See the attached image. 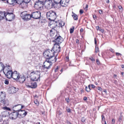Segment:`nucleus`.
<instances>
[{
  "label": "nucleus",
  "instance_id": "0e129e2a",
  "mask_svg": "<svg viewBox=\"0 0 124 124\" xmlns=\"http://www.w3.org/2000/svg\"><path fill=\"white\" fill-rule=\"evenodd\" d=\"M94 40L95 44V45H96V39L95 38H94Z\"/></svg>",
  "mask_w": 124,
  "mask_h": 124
},
{
  "label": "nucleus",
  "instance_id": "9d476101",
  "mask_svg": "<svg viewBox=\"0 0 124 124\" xmlns=\"http://www.w3.org/2000/svg\"><path fill=\"white\" fill-rule=\"evenodd\" d=\"M45 6L48 9H50L54 6V4L52 0H48L45 1Z\"/></svg>",
  "mask_w": 124,
  "mask_h": 124
},
{
  "label": "nucleus",
  "instance_id": "aec40b11",
  "mask_svg": "<svg viewBox=\"0 0 124 124\" xmlns=\"http://www.w3.org/2000/svg\"><path fill=\"white\" fill-rule=\"evenodd\" d=\"M12 70H11L7 72H5L4 73L6 77L8 78L9 79L11 78L12 77V75L13 73Z\"/></svg>",
  "mask_w": 124,
  "mask_h": 124
},
{
  "label": "nucleus",
  "instance_id": "423d86ee",
  "mask_svg": "<svg viewBox=\"0 0 124 124\" xmlns=\"http://www.w3.org/2000/svg\"><path fill=\"white\" fill-rule=\"evenodd\" d=\"M52 65L51 62H50L47 61V60H46L43 63L42 67L44 69H48L51 68Z\"/></svg>",
  "mask_w": 124,
  "mask_h": 124
},
{
  "label": "nucleus",
  "instance_id": "ddd939ff",
  "mask_svg": "<svg viewBox=\"0 0 124 124\" xmlns=\"http://www.w3.org/2000/svg\"><path fill=\"white\" fill-rule=\"evenodd\" d=\"M18 115L17 112H13L10 114L9 117L11 119H15L18 117Z\"/></svg>",
  "mask_w": 124,
  "mask_h": 124
},
{
  "label": "nucleus",
  "instance_id": "f704fd0d",
  "mask_svg": "<svg viewBox=\"0 0 124 124\" xmlns=\"http://www.w3.org/2000/svg\"><path fill=\"white\" fill-rule=\"evenodd\" d=\"M98 51L99 50L98 46H97V45H96L95 52L96 53H97L98 52Z\"/></svg>",
  "mask_w": 124,
  "mask_h": 124
},
{
  "label": "nucleus",
  "instance_id": "37998d69",
  "mask_svg": "<svg viewBox=\"0 0 124 124\" xmlns=\"http://www.w3.org/2000/svg\"><path fill=\"white\" fill-rule=\"evenodd\" d=\"M85 119L84 117H82L81 118V121L83 122H84L85 121Z\"/></svg>",
  "mask_w": 124,
  "mask_h": 124
},
{
  "label": "nucleus",
  "instance_id": "412c9836",
  "mask_svg": "<svg viewBox=\"0 0 124 124\" xmlns=\"http://www.w3.org/2000/svg\"><path fill=\"white\" fill-rule=\"evenodd\" d=\"M19 81L20 83H23L25 80V78L24 75L19 76L18 78Z\"/></svg>",
  "mask_w": 124,
  "mask_h": 124
},
{
  "label": "nucleus",
  "instance_id": "5fc2aeb1",
  "mask_svg": "<svg viewBox=\"0 0 124 124\" xmlns=\"http://www.w3.org/2000/svg\"><path fill=\"white\" fill-rule=\"evenodd\" d=\"M3 124H8V123L5 120L3 121Z\"/></svg>",
  "mask_w": 124,
  "mask_h": 124
},
{
  "label": "nucleus",
  "instance_id": "6ab92c4d",
  "mask_svg": "<svg viewBox=\"0 0 124 124\" xmlns=\"http://www.w3.org/2000/svg\"><path fill=\"white\" fill-rule=\"evenodd\" d=\"M12 70L11 67L9 65H6L5 66L4 68V70H3V73L6 72H7L9 71Z\"/></svg>",
  "mask_w": 124,
  "mask_h": 124
},
{
  "label": "nucleus",
  "instance_id": "bf43d9fd",
  "mask_svg": "<svg viewBox=\"0 0 124 124\" xmlns=\"http://www.w3.org/2000/svg\"><path fill=\"white\" fill-rule=\"evenodd\" d=\"M99 31H100L101 32H104V30L102 29H100Z\"/></svg>",
  "mask_w": 124,
  "mask_h": 124
},
{
  "label": "nucleus",
  "instance_id": "f03ea898",
  "mask_svg": "<svg viewBox=\"0 0 124 124\" xmlns=\"http://www.w3.org/2000/svg\"><path fill=\"white\" fill-rule=\"evenodd\" d=\"M46 16L49 20L54 21L56 18V13L54 11L50 10L47 12Z\"/></svg>",
  "mask_w": 124,
  "mask_h": 124
},
{
  "label": "nucleus",
  "instance_id": "c03bdc74",
  "mask_svg": "<svg viewBox=\"0 0 124 124\" xmlns=\"http://www.w3.org/2000/svg\"><path fill=\"white\" fill-rule=\"evenodd\" d=\"M70 110H71L69 108L67 109V112L69 113H71V111Z\"/></svg>",
  "mask_w": 124,
  "mask_h": 124
},
{
  "label": "nucleus",
  "instance_id": "680f3d73",
  "mask_svg": "<svg viewBox=\"0 0 124 124\" xmlns=\"http://www.w3.org/2000/svg\"><path fill=\"white\" fill-rule=\"evenodd\" d=\"M83 31V28H81L80 30V32H82Z\"/></svg>",
  "mask_w": 124,
  "mask_h": 124
},
{
  "label": "nucleus",
  "instance_id": "4c0bfd02",
  "mask_svg": "<svg viewBox=\"0 0 124 124\" xmlns=\"http://www.w3.org/2000/svg\"><path fill=\"white\" fill-rule=\"evenodd\" d=\"M91 90V89H89V88H88L87 87H85V90L86 91L88 92H90V90Z\"/></svg>",
  "mask_w": 124,
  "mask_h": 124
},
{
  "label": "nucleus",
  "instance_id": "864d4df0",
  "mask_svg": "<svg viewBox=\"0 0 124 124\" xmlns=\"http://www.w3.org/2000/svg\"><path fill=\"white\" fill-rule=\"evenodd\" d=\"M101 117L102 120H104L105 118L104 116L103 115H102L101 116Z\"/></svg>",
  "mask_w": 124,
  "mask_h": 124
},
{
  "label": "nucleus",
  "instance_id": "e2e57ef3",
  "mask_svg": "<svg viewBox=\"0 0 124 124\" xmlns=\"http://www.w3.org/2000/svg\"><path fill=\"white\" fill-rule=\"evenodd\" d=\"M84 100V101H86V100H87V98L86 97H85L84 98V99H83Z\"/></svg>",
  "mask_w": 124,
  "mask_h": 124
},
{
  "label": "nucleus",
  "instance_id": "dca6fc26",
  "mask_svg": "<svg viewBox=\"0 0 124 124\" xmlns=\"http://www.w3.org/2000/svg\"><path fill=\"white\" fill-rule=\"evenodd\" d=\"M57 58H56L54 56V55H53V56H52L50 57H47V59L46 60H47L48 62H51L52 63L55 62L57 60Z\"/></svg>",
  "mask_w": 124,
  "mask_h": 124
},
{
  "label": "nucleus",
  "instance_id": "69168bd1",
  "mask_svg": "<svg viewBox=\"0 0 124 124\" xmlns=\"http://www.w3.org/2000/svg\"><path fill=\"white\" fill-rule=\"evenodd\" d=\"M93 17L94 19H95L96 18V16L95 15H93Z\"/></svg>",
  "mask_w": 124,
  "mask_h": 124
},
{
  "label": "nucleus",
  "instance_id": "9b49d317",
  "mask_svg": "<svg viewBox=\"0 0 124 124\" xmlns=\"http://www.w3.org/2000/svg\"><path fill=\"white\" fill-rule=\"evenodd\" d=\"M31 17L35 19L39 18L41 16V13L39 11L33 12L31 15Z\"/></svg>",
  "mask_w": 124,
  "mask_h": 124
},
{
  "label": "nucleus",
  "instance_id": "f257e3e1",
  "mask_svg": "<svg viewBox=\"0 0 124 124\" xmlns=\"http://www.w3.org/2000/svg\"><path fill=\"white\" fill-rule=\"evenodd\" d=\"M40 72L38 71L31 72L30 74L31 79L33 81L40 80Z\"/></svg>",
  "mask_w": 124,
  "mask_h": 124
},
{
  "label": "nucleus",
  "instance_id": "a878e982",
  "mask_svg": "<svg viewBox=\"0 0 124 124\" xmlns=\"http://www.w3.org/2000/svg\"><path fill=\"white\" fill-rule=\"evenodd\" d=\"M27 3H25L24 1L22 2L20 4H19L20 6L22 8H23L26 6Z\"/></svg>",
  "mask_w": 124,
  "mask_h": 124
},
{
  "label": "nucleus",
  "instance_id": "7ed1b4c3",
  "mask_svg": "<svg viewBox=\"0 0 124 124\" xmlns=\"http://www.w3.org/2000/svg\"><path fill=\"white\" fill-rule=\"evenodd\" d=\"M5 17L6 18V20L9 21H12L15 18V16L13 13H9L8 12L7 13L6 15V13H5Z\"/></svg>",
  "mask_w": 124,
  "mask_h": 124
},
{
  "label": "nucleus",
  "instance_id": "b1692460",
  "mask_svg": "<svg viewBox=\"0 0 124 124\" xmlns=\"http://www.w3.org/2000/svg\"><path fill=\"white\" fill-rule=\"evenodd\" d=\"M31 84L32 81H28L25 82V85L27 87L30 88Z\"/></svg>",
  "mask_w": 124,
  "mask_h": 124
},
{
  "label": "nucleus",
  "instance_id": "f8f14e48",
  "mask_svg": "<svg viewBox=\"0 0 124 124\" xmlns=\"http://www.w3.org/2000/svg\"><path fill=\"white\" fill-rule=\"evenodd\" d=\"M54 41L56 44H61L63 41V38L60 36H58L56 35L54 38Z\"/></svg>",
  "mask_w": 124,
  "mask_h": 124
},
{
  "label": "nucleus",
  "instance_id": "a211bd4d",
  "mask_svg": "<svg viewBox=\"0 0 124 124\" xmlns=\"http://www.w3.org/2000/svg\"><path fill=\"white\" fill-rule=\"evenodd\" d=\"M49 26L52 29L50 31V32H55V31L56 30V27H57L56 24L52 23L51 24H50Z\"/></svg>",
  "mask_w": 124,
  "mask_h": 124
},
{
  "label": "nucleus",
  "instance_id": "f3484780",
  "mask_svg": "<svg viewBox=\"0 0 124 124\" xmlns=\"http://www.w3.org/2000/svg\"><path fill=\"white\" fill-rule=\"evenodd\" d=\"M70 0H61L60 4L62 7H66L68 5Z\"/></svg>",
  "mask_w": 124,
  "mask_h": 124
},
{
  "label": "nucleus",
  "instance_id": "4d7b16f0",
  "mask_svg": "<svg viewBox=\"0 0 124 124\" xmlns=\"http://www.w3.org/2000/svg\"><path fill=\"white\" fill-rule=\"evenodd\" d=\"M80 13V14H82L83 13V11L82 9H80L79 11Z\"/></svg>",
  "mask_w": 124,
  "mask_h": 124
},
{
  "label": "nucleus",
  "instance_id": "c9c22d12",
  "mask_svg": "<svg viewBox=\"0 0 124 124\" xmlns=\"http://www.w3.org/2000/svg\"><path fill=\"white\" fill-rule=\"evenodd\" d=\"M38 1L44 4V2H45L46 1V0H38Z\"/></svg>",
  "mask_w": 124,
  "mask_h": 124
},
{
  "label": "nucleus",
  "instance_id": "2f4dec72",
  "mask_svg": "<svg viewBox=\"0 0 124 124\" xmlns=\"http://www.w3.org/2000/svg\"><path fill=\"white\" fill-rule=\"evenodd\" d=\"M61 0H54V3L56 4L60 3Z\"/></svg>",
  "mask_w": 124,
  "mask_h": 124
},
{
  "label": "nucleus",
  "instance_id": "a18cd8bd",
  "mask_svg": "<svg viewBox=\"0 0 124 124\" xmlns=\"http://www.w3.org/2000/svg\"><path fill=\"white\" fill-rule=\"evenodd\" d=\"M116 55L117 56L120 55V56H121L122 55V54H121L117 52H116Z\"/></svg>",
  "mask_w": 124,
  "mask_h": 124
},
{
  "label": "nucleus",
  "instance_id": "6e6d98bb",
  "mask_svg": "<svg viewBox=\"0 0 124 124\" xmlns=\"http://www.w3.org/2000/svg\"><path fill=\"white\" fill-rule=\"evenodd\" d=\"M96 29L97 30H100V28L99 26H97L96 27Z\"/></svg>",
  "mask_w": 124,
  "mask_h": 124
},
{
  "label": "nucleus",
  "instance_id": "8fccbe9b",
  "mask_svg": "<svg viewBox=\"0 0 124 124\" xmlns=\"http://www.w3.org/2000/svg\"><path fill=\"white\" fill-rule=\"evenodd\" d=\"M96 62L99 65L100 64L99 61L98 59H97L96 60Z\"/></svg>",
  "mask_w": 124,
  "mask_h": 124
},
{
  "label": "nucleus",
  "instance_id": "774afa93",
  "mask_svg": "<svg viewBox=\"0 0 124 124\" xmlns=\"http://www.w3.org/2000/svg\"><path fill=\"white\" fill-rule=\"evenodd\" d=\"M106 2L108 3H109V0H106Z\"/></svg>",
  "mask_w": 124,
  "mask_h": 124
},
{
  "label": "nucleus",
  "instance_id": "c756f323",
  "mask_svg": "<svg viewBox=\"0 0 124 124\" xmlns=\"http://www.w3.org/2000/svg\"><path fill=\"white\" fill-rule=\"evenodd\" d=\"M64 24L65 23L63 21H61L59 23V27H62L64 25Z\"/></svg>",
  "mask_w": 124,
  "mask_h": 124
},
{
  "label": "nucleus",
  "instance_id": "5701e85b",
  "mask_svg": "<svg viewBox=\"0 0 124 124\" xmlns=\"http://www.w3.org/2000/svg\"><path fill=\"white\" fill-rule=\"evenodd\" d=\"M11 93H16L17 91V89L14 87H12L10 88Z\"/></svg>",
  "mask_w": 124,
  "mask_h": 124
},
{
  "label": "nucleus",
  "instance_id": "49530a36",
  "mask_svg": "<svg viewBox=\"0 0 124 124\" xmlns=\"http://www.w3.org/2000/svg\"><path fill=\"white\" fill-rule=\"evenodd\" d=\"M97 89L101 91L102 90V88L100 87H98Z\"/></svg>",
  "mask_w": 124,
  "mask_h": 124
},
{
  "label": "nucleus",
  "instance_id": "052dcab7",
  "mask_svg": "<svg viewBox=\"0 0 124 124\" xmlns=\"http://www.w3.org/2000/svg\"><path fill=\"white\" fill-rule=\"evenodd\" d=\"M69 100H70L69 99V98H66L65 99V100L66 101H67L68 102H69Z\"/></svg>",
  "mask_w": 124,
  "mask_h": 124
},
{
  "label": "nucleus",
  "instance_id": "a19ab883",
  "mask_svg": "<svg viewBox=\"0 0 124 124\" xmlns=\"http://www.w3.org/2000/svg\"><path fill=\"white\" fill-rule=\"evenodd\" d=\"M89 59L92 62H94L95 61V59L92 57L90 58Z\"/></svg>",
  "mask_w": 124,
  "mask_h": 124
},
{
  "label": "nucleus",
  "instance_id": "0eeeda50",
  "mask_svg": "<svg viewBox=\"0 0 124 124\" xmlns=\"http://www.w3.org/2000/svg\"><path fill=\"white\" fill-rule=\"evenodd\" d=\"M44 56L46 58L48 57H49L54 55V52L52 51V50H47L45 51L43 53Z\"/></svg>",
  "mask_w": 124,
  "mask_h": 124
},
{
  "label": "nucleus",
  "instance_id": "72a5a7b5",
  "mask_svg": "<svg viewBox=\"0 0 124 124\" xmlns=\"http://www.w3.org/2000/svg\"><path fill=\"white\" fill-rule=\"evenodd\" d=\"M2 108L4 110H10V108L7 107H3Z\"/></svg>",
  "mask_w": 124,
  "mask_h": 124
},
{
  "label": "nucleus",
  "instance_id": "2eb2a0df",
  "mask_svg": "<svg viewBox=\"0 0 124 124\" xmlns=\"http://www.w3.org/2000/svg\"><path fill=\"white\" fill-rule=\"evenodd\" d=\"M12 77L14 79L16 80H19L18 78L19 77V73H18L16 71H15L13 72Z\"/></svg>",
  "mask_w": 124,
  "mask_h": 124
},
{
  "label": "nucleus",
  "instance_id": "4468645a",
  "mask_svg": "<svg viewBox=\"0 0 124 124\" xmlns=\"http://www.w3.org/2000/svg\"><path fill=\"white\" fill-rule=\"evenodd\" d=\"M60 46L58 44H56L54 45L52 50L55 53H58L60 51Z\"/></svg>",
  "mask_w": 124,
  "mask_h": 124
},
{
  "label": "nucleus",
  "instance_id": "603ef678",
  "mask_svg": "<svg viewBox=\"0 0 124 124\" xmlns=\"http://www.w3.org/2000/svg\"><path fill=\"white\" fill-rule=\"evenodd\" d=\"M112 124H114L115 122V120L114 119H112Z\"/></svg>",
  "mask_w": 124,
  "mask_h": 124
},
{
  "label": "nucleus",
  "instance_id": "09e8293b",
  "mask_svg": "<svg viewBox=\"0 0 124 124\" xmlns=\"http://www.w3.org/2000/svg\"><path fill=\"white\" fill-rule=\"evenodd\" d=\"M99 12L100 14H101L102 13V10H99Z\"/></svg>",
  "mask_w": 124,
  "mask_h": 124
},
{
  "label": "nucleus",
  "instance_id": "39448f33",
  "mask_svg": "<svg viewBox=\"0 0 124 124\" xmlns=\"http://www.w3.org/2000/svg\"><path fill=\"white\" fill-rule=\"evenodd\" d=\"M6 94L4 92H0V102L3 104H5L7 102V101L5 99Z\"/></svg>",
  "mask_w": 124,
  "mask_h": 124
},
{
  "label": "nucleus",
  "instance_id": "de8ad7c7",
  "mask_svg": "<svg viewBox=\"0 0 124 124\" xmlns=\"http://www.w3.org/2000/svg\"><path fill=\"white\" fill-rule=\"evenodd\" d=\"M118 8L120 10H122V7L121 6H118Z\"/></svg>",
  "mask_w": 124,
  "mask_h": 124
},
{
  "label": "nucleus",
  "instance_id": "473e14b6",
  "mask_svg": "<svg viewBox=\"0 0 124 124\" xmlns=\"http://www.w3.org/2000/svg\"><path fill=\"white\" fill-rule=\"evenodd\" d=\"M72 28H71L70 29V33H72L74 31V26L72 27Z\"/></svg>",
  "mask_w": 124,
  "mask_h": 124
},
{
  "label": "nucleus",
  "instance_id": "cd10ccee",
  "mask_svg": "<svg viewBox=\"0 0 124 124\" xmlns=\"http://www.w3.org/2000/svg\"><path fill=\"white\" fill-rule=\"evenodd\" d=\"M72 13L73 14L72 15V16L74 20H77L78 19L77 15L74 13Z\"/></svg>",
  "mask_w": 124,
  "mask_h": 124
},
{
  "label": "nucleus",
  "instance_id": "3c124183",
  "mask_svg": "<svg viewBox=\"0 0 124 124\" xmlns=\"http://www.w3.org/2000/svg\"><path fill=\"white\" fill-rule=\"evenodd\" d=\"M109 50L112 53H114V50L112 48H110L109 49Z\"/></svg>",
  "mask_w": 124,
  "mask_h": 124
},
{
  "label": "nucleus",
  "instance_id": "13d9d810",
  "mask_svg": "<svg viewBox=\"0 0 124 124\" xmlns=\"http://www.w3.org/2000/svg\"><path fill=\"white\" fill-rule=\"evenodd\" d=\"M91 86H92V87L93 88H94L95 87V86L92 84H91Z\"/></svg>",
  "mask_w": 124,
  "mask_h": 124
},
{
  "label": "nucleus",
  "instance_id": "4be33fe9",
  "mask_svg": "<svg viewBox=\"0 0 124 124\" xmlns=\"http://www.w3.org/2000/svg\"><path fill=\"white\" fill-rule=\"evenodd\" d=\"M20 107L21 106L20 105L18 104L17 105H15L12 108L13 110L15 111L18 112L20 109L18 108L19 107Z\"/></svg>",
  "mask_w": 124,
  "mask_h": 124
},
{
  "label": "nucleus",
  "instance_id": "338daca9",
  "mask_svg": "<svg viewBox=\"0 0 124 124\" xmlns=\"http://www.w3.org/2000/svg\"><path fill=\"white\" fill-rule=\"evenodd\" d=\"M76 43H77L78 44V42H79V40L78 39H77L76 40Z\"/></svg>",
  "mask_w": 124,
  "mask_h": 124
},
{
  "label": "nucleus",
  "instance_id": "393cba45",
  "mask_svg": "<svg viewBox=\"0 0 124 124\" xmlns=\"http://www.w3.org/2000/svg\"><path fill=\"white\" fill-rule=\"evenodd\" d=\"M5 66L2 62H0V72L4 70V68Z\"/></svg>",
  "mask_w": 124,
  "mask_h": 124
},
{
  "label": "nucleus",
  "instance_id": "6e6552de",
  "mask_svg": "<svg viewBox=\"0 0 124 124\" xmlns=\"http://www.w3.org/2000/svg\"><path fill=\"white\" fill-rule=\"evenodd\" d=\"M44 4L37 1L36 2L34 7L37 9L41 10L43 8Z\"/></svg>",
  "mask_w": 124,
  "mask_h": 124
},
{
  "label": "nucleus",
  "instance_id": "79ce46f5",
  "mask_svg": "<svg viewBox=\"0 0 124 124\" xmlns=\"http://www.w3.org/2000/svg\"><path fill=\"white\" fill-rule=\"evenodd\" d=\"M84 7L85 9L87 10V8H88V5L87 4L85 5H84Z\"/></svg>",
  "mask_w": 124,
  "mask_h": 124
},
{
  "label": "nucleus",
  "instance_id": "ea45409f",
  "mask_svg": "<svg viewBox=\"0 0 124 124\" xmlns=\"http://www.w3.org/2000/svg\"><path fill=\"white\" fill-rule=\"evenodd\" d=\"M31 0H23V1H24V2L27 3H28L30 2Z\"/></svg>",
  "mask_w": 124,
  "mask_h": 124
},
{
  "label": "nucleus",
  "instance_id": "20e7f679",
  "mask_svg": "<svg viewBox=\"0 0 124 124\" xmlns=\"http://www.w3.org/2000/svg\"><path fill=\"white\" fill-rule=\"evenodd\" d=\"M21 16L23 19L25 21L29 20L31 17V15L27 14L26 12H24L21 13Z\"/></svg>",
  "mask_w": 124,
  "mask_h": 124
},
{
  "label": "nucleus",
  "instance_id": "7c9ffc66",
  "mask_svg": "<svg viewBox=\"0 0 124 124\" xmlns=\"http://www.w3.org/2000/svg\"><path fill=\"white\" fill-rule=\"evenodd\" d=\"M23 1V0H16V3L19 4Z\"/></svg>",
  "mask_w": 124,
  "mask_h": 124
},
{
  "label": "nucleus",
  "instance_id": "58836bf2",
  "mask_svg": "<svg viewBox=\"0 0 124 124\" xmlns=\"http://www.w3.org/2000/svg\"><path fill=\"white\" fill-rule=\"evenodd\" d=\"M4 83L5 84L8 85V84L9 81L8 79H6Z\"/></svg>",
  "mask_w": 124,
  "mask_h": 124
},
{
  "label": "nucleus",
  "instance_id": "c85d7f7f",
  "mask_svg": "<svg viewBox=\"0 0 124 124\" xmlns=\"http://www.w3.org/2000/svg\"><path fill=\"white\" fill-rule=\"evenodd\" d=\"M16 0H11V2H9L8 1V0H7V2L8 3H9L10 4H12L13 3H15V2L16 1Z\"/></svg>",
  "mask_w": 124,
  "mask_h": 124
},
{
  "label": "nucleus",
  "instance_id": "1a4fd4ad",
  "mask_svg": "<svg viewBox=\"0 0 124 124\" xmlns=\"http://www.w3.org/2000/svg\"><path fill=\"white\" fill-rule=\"evenodd\" d=\"M18 117L20 118H22L24 117L27 114V112L24 110H20L18 112Z\"/></svg>",
  "mask_w": 124,
  "mask_h": 124
},
{
  "label": "nucleus",
  "instance_id": "e433bc0d",
  "mask_svg": "<svg viewBox=\"0 0 124 124\" xmlns=\"http://www.w3.org/2000/svg\"><path fill=\"white\" fill-rule=\"evenodd\" d=\"M34 102L36 104L37 106L39 105V102L37 101V100H35L34 101Z\"/></svg>",
  "mask_w": 124,
  "mask_h": 124
},
{
  "label": "nucleus",
  "instance_id": "bb28decb",
  "mask_svg": "<svg viewBox=\"0 0 124 124\" xmlns=\"http://www.w3.org/2000/svg\"><path fill=\"white\" fill-rule=\"evenodd\" d=\"M37 86V84L35 82L33 83L32 82V84H31L30 88H35Z\"/></svg>",
  "mask_w": 124,
  "mask_h": 124
}]
</instances>
